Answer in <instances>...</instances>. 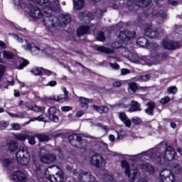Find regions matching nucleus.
Masks as SVG:
<instances>
[{"mask_svg":"<svg viewBox=\"0 0 182 182\" xmlns=\"http://www.w3.org/2000/svg\"><path fill=\"white\" fill-rule=\"evenodd\" d=\"M15 139L16 140H19V141H25L26 139L29 137V134H17L14 135Z\"/></svg>","mask_w":182,"mask_h":182,"instance_id":"38","label":"nucleus"},{"mask_svg":"<svg viewBox=\"0 0 182 182\" xmlns=\"http://www.w3.org/2000/svg\"><path fill=\"white\" fill-rule=\"evenodd\" d=\"M162 148H160L159 150L156 149H151L146 152H143L139 154L137 157H141V156H147L152 160L155 161V163H159L161 165L164 164L166 163V160L168 161H171V160H174V157H176V151L174 148L172 146H168L166 149L163 151L162 154L160 153L161 151Z\"/></svg>","mask_w":182,"mask_h":182,"instance_id":"3","label":"nucleus"},{"mask_svg":"<svg viewBox=\"0 0 182 182\" xmlns=\"http://www.w3.org/2000/svg\"><path fill=\"white\" fill-rule=\"evenodd\" d=\"M96 31V26H81L77 28V36H82V35H86V33H93Z\"/></svg>","mask_w":182,"mask_h":182,"instance_id":"12","label":"nucleus"},{"mask_svg":"<svg viewBox=\"0 0 182 182\" xmlns=\"http://www.w3.org/2000/svg\"><path fill=\"white\" fill-rule=\"evenodd\" d=\"M97 126L99 127H101V129H102V130H105V133H108L109 132V127L106 125H102V124H97Z\"/></svg>","mask_w":182,"mask_h":182,"instance_id":"58","label":"nucleus"},{"mask_svg":"<svg viewBox=\"0 0 182 182\" xmlns=\"http://www.w3.org/2000/svg\"><path fill=\"white\" fill-rule=\"evenodd\" d=\"M11 127L13 129V130H21V125L18 124H11Z\"/></svg>","mask_w":182,"mask_h":182,"instance_id":"56","label":"nucleus"},{"mask_svg":"<svg viewBox=\"0 0 182 182\" xmlns=\"http://www.w3.org/2000/svg\"><path fill=\"white\" fill-rule=\"evenodd\" d=\"M109 65L111 66V68H112V69H115L116 70L120 69V66L117 63H110Z\"/></svg>","mask_w":182,"mask_h":182,"instance_id":"59","label":"nucleus"},{"mask_svg":"<svg viewBox=\"0 0 182 182\" xmlns=\"http://www.w3.org/2000/svg\"><path fill=\"white\" fill-rule=\"evenodd\" d=\"M28 14L29 16L33 18V19H41L42 21L43 16H45V13H42V11H41V9L35 6H32L31 7H30V11Z\"/></svg>","mask_w":182,"mask_h":182,"instance_id":"13","label":"nucleus"},{"mask_svg":"<svg viewBox=\"0 0 182 182\" xmlns=\"http://www.w3.org/2000/svg\"><path fill=\"white\" fill-rule=\"evenodd\" d=\"M30 171H33L34 173H38L41 171V166L38 162L33 161V164L29 166Z\"/></svg>","mask_w":182,"mask_h":182,"instance_id":"35","label":"nucleus"},{"mask_svg":"<svg viewBox=\"0 0 182 182\" xmlns=\"http://www.w3.org/2000/svg\"><path fill=\"white\" fill-rule=\"evenodd\" d=\"M11 35L12 38H14V39H15L16 41H18V42H19L20 43H22L23 42V39L19 38V36H18V35L12 33L10 34Z\"/></svg>","mask_w":182,"mask_h":182,"instance_id":"53","label":"nucleus"},{"mask_svg":"<svg viewBox=\"0 0 182 182\" xmlns=\"http://www.w3.org/2000/svg\"><path fill=\"white\" fill-rule=\"evenodd\" d=\"M129 74H130V70L126 69V68L121 69V75H122V76H124Z\"/></svg>","mask_w":182,"mask_h":182,"instance_id":"55","label":"nucleus"},{"mask_svg":"<svg viewBox=\"0 0 182 182\" xmlns=\"http://www.w3.org/2000/svg\"><path fill=\"white\" fill-rule=\"evenodd\" d=\"M148 107L145 109V113L149 116H153V111L154 110V107H156V103L154 102H149L146 104Z\"/></svg>","mask_w":182,"mask_h":182,"instance_id":"27","label":"nucleus"},{"mask_svg":"<svg viewBox=\"0 0 182 182\" xmlns=\"http://www.w3.org/2000/svg\"><path fill=\"white\" fill-rule=\"evenodd\" d=\"M129 106H131V107L129 109V112H130V113L133 112H141L140 104H139L137 101H132L131 103L129 102Z\"/></svg>","mask_w":182,"mask_h":182,"instance_id":"23","label":"nucleus"},{"mask_svg":"<svg viewBox=\"0 0 182 182\" xmlns=\"http://www.w3.org/2000/svg\"><path fill=\"white\" fill-rule=\"evenodd\" d=\"M168 58V54L164 53L159 54L156 51L151 53V56H141L137 53H129L127 55V58L132 63H139V65H146L147 66H153V65H159L161 60H166Z\"/></svg>","mask_w":182,"mask_h":182,"instance_id":"2","label":"nucleus"},{"mask_svg":"<svg viewBox=\"0 0 182 182\" xmlns=\"http://www.w3.org/2000/svg\"><path fill=\"white\" fill-rule=\"evenodd\" d=\"M167 92L168 93H171L172 95H176L177 93V87L176 86H171L168 87Z\"/></svg>","mask_w":182,"mask_h":182,"instance_id":"47","label":"nucleus"},{"mask_svg":"<svg viewBox=\"0 0 182 182\" xmlns=\"http://www.w3.org/2000/svg\"><path fill=\"white\" fill-rule=\"evenodd\" d=\"M35 4L38 5H46L49 2L50 0H31ZM59 9V1L55 0L54 1L50 2V4L46 5V7L43 9L45 13V16H43L41 21L44 23V25L47 28H53V26H60V21H59V18L50 15V14L55 11Z\"/></svg>","mask_w":182,"mask_h":182,"instance_id":"1","label":"nucleus"},{"mask_svg":"<svg viewBox=\"0 0 182 182\" xmlns=\"http://www.w3.org/2000/svg\"><path fill=\"white\" fill-rule=\"evenodd\" d=\"M43 70V73H44V75H46V76H50V75H53V76H56V73H53L49 70H46V69H44L43 68H40Z\"/></svg>","mask_w":182,"mask_h":182,"instance_id":"45","label":"nucleus"},{"mask_svg":"<svg viewBox=\"0 0 182 182\" xmlns=\"http://www.w3.org/2000/svg\"><path fill=\"white\" fill-rule=\"evenodd\" d=\"M64 95H60L56 96H53L51 97L47 98L46 100L48 103H51L52 100L55 102H68L69 100V92L66 88L63 89Z\"/></svg>","mask_w":182,"mask_h":182,"instance_id":"11","label":"nucleus"},{"mask_svg":"<svg viewBox=\"0 0 182 182\" xmlns=\"http://www.w3.org/2000/svg\"><path fill=\"white\" fill-rule=\"evenodd\" d=\"M31 73L33 75H36V76H42L43 75V72L41 70L40 68H34L31 70Z\"/></svg>","mask_w":182,"mask_h":182,"instance_id":"42","label":"nucleus"},{"mask_svg":"<svg viewBox=\"0 0 182 182\" xmlns=\"http://www.w3.org/2000/svg\"><path fill=\"white\" fill-rule=\"evenodd\" d=\"M73 107L69 106H64L61 107L62 112H69L72 110Z\"/></svg>","mask_w":182,"mask_h":182,"instance_id":"60","label":"nucleus"},{"mask_svg":"<svg viewBox=\"0 0 182 182\" xmlns=\"http://www.w3.org/2000/svg\"><path fill=\"white\" fill-rule=\"evenodd\" d=\"M102 180L104 182H117L116 179L112 176L109 174H105L102 176Z\"/></svg>","mask_w":182,"mask_h":182,"instance_id":"40","label":"nucleus"},{"mask_svg":"<svg viewBox=\"0 0 182 182\" xmlns=\"http://www.w3.org/2000/svg\"><path fill=\"white\" fill-rule=\"evenodd\" d=\"M1 162L4 167H8L12 163V161L8 159H1Z\"/></svg>","mask_w":182,"mask_h":182,"instance_id":"43","label":"nucleus"},{"mask_svg":"<svg viewBox=\"0 0 182 182\" xmlns=\"http://www.w3.org/2000/svg\"><path fill=\"white\" fill-rule=\"evenodd\" d=\"M24 50H31L33 55H39V53H48L49 52V48H45L42 46H38L35 44L27 43L22 46Z\"/></svg>","mask_w":182,"mask_h":182,"instance_id":"8","label":"nucleus"},{"mask_svg":"<svg viewBox=\"0 0 182 182\" xmlns=\"http://www.w3.org/2000/svg\"><path fill=\"white\" fill-rule=\"evenodd\" d=\"M111 46L114 49H119V48H121L122 44H120V43H119V42H114V43H112Z\"/></svg>","mask_w":182,"mask_h":182,"instance_id":"54","label":"nucleus"},{"mask_svg":"<svg viewBox=\"0 0 182 182\" xmlns=\"http://www.w3.org/2000/svg\"><path fill=\"white\" fill-rule=\"evenodd\" d=\"M56 85H58V83L56 82V81L53 80V81H50L47 86H50L51 87H53L54 86H56Z\"/></svg>","mask_w":182,"mask_h":182,"instance_id":"63","label":"nucleus"},{"mask_svg":"<svg viewBox=\"0 0 182 182\" xmlns=\"http://www.w3.org/2000/svg\"><path fill=\"white\" fill-rule=\"evenodd\" d=\"M48 168H54V170H58V172L55 173V175L49 174V169L46 170L45 177L48 178L51 182H63V172L60 170L59 166H51Z\"/></svg>","mask_w":182,"mask_h":182,"instance_id":"6","label":"nucleus"},{"mask_svg":"<svg viewBox=\"0 0 182 182\" xmlns=\"http://www.w3.org/2000/svg\"><path fill=\"white\" fill-rule=\"evenodd\" d=\"M139 168L142 170V171H147L149 174H154V167L149 164H144L139 166Z\"/></svg>","mask_w":182,"mask_h":182,"instance_id":"25","label":"nucleus"},{"mask_svg":"<svg viewBox=\"0 0 182 182\" xmlns=\"http://www.w3.org/2000/svg\"><path fill=\"white\" fill-rule=\"evenodd\" d=\"M68 140L74 147H77V149H83V147H85V146H83L85 141H83L82 137H80V135L77 134L70 135L68 138Z\"/></svg>","mask_w":182,"mask_h":182,"instance_id":"9","label":"nucleus"},{"mask_svg":"<svg viewBox=\"0 0 182 182\" xmlns=\"http://www.w3.org/2000/svg\"><path fill=\"white\" fill-rule=\"evenodd\" d=\"M145 35L148 38H154L159 36V32L156 30L151 28V27H148L145 29Z\"/></svg>","mask_w":182,"mask_h":182,"instance_id":"22","label":"nucleus"},{"mask_svg":"<svg viewBox=\"0 0 182 182\" xmlns=\"http://www.w3.org/2000/svg\"><path fill=\"white\" fill-rule=\"evenodd\" d=\"M74 175L77 177L78 182H97L96 178L90 172L82 170H75Z\"/></svg>","mask_w":182,"mask_h":182,"instance_id":"5","label":"nucleus"},{"mask_svg":"<svg viewBox=\"0 0 182 182\" xmlns=\"http://www.w3.org/2000/svg\"><path fill=\"white\" fill-rule=\"evenodd\" d=\"M90 163L92 166L100 168V167H105L106 166V160L100 154H95L90 158Z\"/></svg>","mask_w":182,"mask_h":182,"instance_id":"10","label":"nucleus"},{"mask_svg":"<svg viewBox=\"0 0 182 182\" xmlns=\"http://www.w3.org/2000/svg\"><path fill=\"white\" fill-rule=\"evenodd\" d=\"M114 87H122L123 86V82L120 80L114 81L112 83Z\"/></svg>","mask_w":182,"mask_h":182,"instance_id":"51","label":"nucleus"},{"mask_svg":"<svg viewBox=\"0 0 182 182\" xmlns=\"http://www.w3.org/2000/svg\"><path fill=\"white\" fill-rule=\"evenodd\" d=\"M119 38L121 39V41H131V39H134V38H136V33L134 31L124 30L120 31Z\"/></svg>","mask_w":182,"mask_h":182,"instance_id":"15","label":"nucleus"},{"mask_svg":"<svg viewBox=\"0 0 182 182\" xmlns=\"http://www.w3.org/2000/svg\"><path fill=\"white\" fill-rule=\"evenodd\" d=\"M97 41H100L101 42L106 41V37H105V33L103 32L98 33L97 36Z\"/></svg>","mask_w":182,"mask_h":182,"instance_id":"44","label":"nucleus"},{"mask_svg":"<svg viewBox=\"0 0 182 182\" xmlns=\"http://www.w3.org/2000/svg\"><path fill=\"white\" fill-rule=\"evenodd\" d=\"M36 137L38 139L39 141H49V140H50V136L45 134H36Z\"/></svg>","mask_w":182,"mask_h":182,"instance_id":"37","label":"nucleus"},{"mask_svg":"<svg viewBox=\"0 0 182 182\" xmlns=\"http://www.w3.org/2000/svg\"><path fill=\"white\" fill-rule=\"evenodd\" d=\"M168 102H170V97L166 96L161 99L160 104L161 105H167V103H168Z\"/></svg>","mask_w":182,"mask_h":182,"instance_id":"48","label":"nucleus"},{"mask_svg":"<svg viewBox=\"0 0 182 182\" xmlns=\"http://www.w3.org/2000/svg\"><path fill=\"white\" fill-rule=\"evenodd\" d=\"M132 122L133 124L137 125V124H140V123H141V119L137 117H135L132 119Z\"/></svg>","mask_w":182,"mask_h":182,"instance_id":"50","label":"nucleus"},{"mask_svg":"<svg viewBox=\"0 0 182 182\" xmlns=\"http://www.w3.org/2000/svg\"><path fill=\"white\" fill-rule=\"evenodd\" d=\"M96 50L98 52H102L103 53H107L108 55H110L112 53H114V51L109 48H106L105 46H95Z\"/></svg>","mask_w":182,"mask_h":182,"instance_id":"28","label":"nucleus"},{"mask_svg":"<svg viewBox=\"0 0 182 182\" xmlns=\"http://www.w3.org/2000/svg\"><path fill=\"white\" fill-rule=\"evenodd\" d=\"M13 2L16 6H22V0H13Z\"/></svg>","mask_w":182,"mask_h":182,"instance_id":"61","label":"nucleus"},{"mask_svg":"<svg viewBox=\"0 0 182 182\" xmlns=\"http://www.w3.org/2000/svg\"><path fill=\"white\" fill-rule=\"evenodd\" d=\"M151 4V0H128L127 5L130 6L132 5H136V6H139V8H146V6H149Z\"/></svg>","mask_w":182,"mask_h":182,"instance_id":"16","label":"nucleus"},{"mask_svg":"<svg viewBox=\"0 0 182 182\" xmlns=\"http://www.w3.org/2000/svg\"><path fill=\"white\" fill-rule=\"evenodd\" d=\"M92 108L94 110H96L97 113H100V114L102 113H107V112H109V107L106 106L97 107V105H92Z\"/></svg>","mask_w":182,"mask_h":182,"instance_id":"29","label":"nucleus"},{"mask_svg":"<svg viewBox=\"0 0 182 182\" xmlns=\"http://www.w3.org/2000/svg\"><path fill=\"white\" fill-rule=\"evenodd\" d=\"M28 65H29V61L26 60H23V62L20 64L17 69L21 70V69H23L26 66H28Z\"/></svg>","mask_w":182,"mask_h":182,"instance_id":"46","label":"nucleus"},{"mask_svg":"<svg viewBox=\"0 0 182 182\" xmlns=\"http://www.w3.org/2000/svg\"><path fill=\"white\" fill-rule=\"evenodd\" d=\"M55 113H56V107H50V109H48V119L49 120H50V122H54V123H58L59 117L55 115Z\"/></svg>","mask_w":182,"mask_h":182,"instance_id":"20","label":"nucleus"},{"mask_svg":"<svg viewBox=\"0 0 182 182\" xmlns=\"http://www.w3.org/2000/svg\"><path fill=\"white\" fill-rule=\"evenodd\" d=\"M4 73H5V66H4V65H0V79L4 76Z\"/></svg>","mask_w":182,"mask_h":182,"instance_id":"57","label":"nucleus"},{"mask_svg":"<svg viewBox=\"0 0 182 182\" xmlns=\"http://www.w3.org/2000/svg\"><path fill=\"white\" fill-rule=\"evenodd\" d=\"M149 16L151 18H154V19L155 18H160V21L163 22L164 19H166V16H167V14H166L163 11H159L158 14H156V11H154L153 13L149 14Z\"/></svg>","mask_w":182,"mask_h":182,"instance_id":"24","label":"nucleus"},{"mask_svg":"<svg viewBox=\"0 0 182 182\" xmlns=\"http://www.w3.org/2000/svg\"><path fill=\"white\" fill-rule=\"evenodd\" d=\"M136 43L139 45V46L144 48V46H147V45H149V41H147V38L144 37H140L137 39Z\"/></svg>","mask_w":182,"mask_h":182,"instance_id":"33","label":"nucleus"},{"mask_svg":"<svg viewBox=\"0 0 182 182\" xmlns=\"http://www.w3.org/2000/svg\"><path fill=\"white\" fill-rule=\"evenodd\" d=\"M119 119L124 123L126 127L130 128L132 127V120L129 119V117L124 112H117Z\"/></svg>","mask_w":182,"mask_h":182,"instance_id":"19","label":"nucleus"},{"mask_svg":"<svg viewBox=\"0 0 182 182\" xmlns=\"http://www.w3.org/2000/svg\"><path fill=\"white\" fill-rule=\"evenodd\" d=\"M162 45L164 49H168V50H176L181 48V44L177 41H173L171 40H165L163 41Z\"/></svg>","mask_w":182,"mask_h":182,"instance_id":"14","label":"nucleus"},{"mask_svg":"<svg viewBox=\"0 0 182 182\" xmlns=\"http://www.w3.org/2000/svg\"><path fill=\"white\" fill-rule=\"evenodd\" d=\"M79 100H80V102L81 103V107L86 110V109L89 107L90 100L86 97H80Z\"/></svg>","mask_w":182,"mask_h":182,"instance_id":"31","label":"nucleus"},{"mask_svg":"<svg viewBox=\"0 0 182 182\" xmlns=\"http://www.w3.org/2000/svg\"><path fill=\"white\" fill-rule=\"evenodd\" d=\"M2 53L4 59H7V60H11V59H14L15 57V55L12 52L8 50H4Z\"/></svg>","mask_w":182,"mask_h":182,"instance_id":"36","label":"nucleus"},{"mask_svg":"<svg viewBox=\"0 0 182 182\" xmlns=\"http://www.w3.org/2000/svg\"><path fill=\"white\" fill-rule=\"evenodd\" d=\"M73 6L75 11H80L85 6V0H73Z\"/></svg>","mask_w":182,"mask_h":182,"instance_id":"26","label":"nucleus"},{"mask_svg":"<svg viewBox=\"0 0 182 182\" xmlns=\"http://www.w3.org/2000/svg\"><path fill=\"white\" fill-rule=\"evenodd\" d=\"M40 161L45 164H50L56 161V156L55 154H48L40 156Z\"/></svg>","mask_w":182,"mask_h":182,"instance_id":"18","label":"nucleus"},{"mask_svg":"<svg viewBox=\"0 0 182 182\" xmlns=\"http://www.w3.org/2000/svg\"><path fill=\"white\" fill-rule=\"evenodd\" d=\"M8 148L10 151H15L18 149V142L16 141L11 140L8 143Z\"/></svg>","mask_w":182,"mask_h":182,"instance_id":"34","label":"nucleus"},{"mask_svg":"<svg viewBox=\"0 0 182 182\" xmlns=\"http://www.w3.org/2000/svg\"><path fill=\"white\" fill-rule=\"evenodd\" d=\"M17 161L22 166H28L31 160L29 154L28 153V149L25 146H20L18 151L16 153Z\"/></svg>","mask_w":182,"mask_h":182,"instance_id":"4","label":"nucleus"},{"mask_svg":"<svg viewBox=\"0 0 182 182\" xmlns=\"http://www.w3.org/2000/svg\"><path fill=\"white\" fill-rule=\"evenodd\" d=\"M0 48H1V49H6V44L5 42L0 41Z\"/></svg>","mask_w":182,"mask_h":182,"instance_id":"64","label":"nucleus"},{"mask_svg":"<svg viewBox=\"0 0 182 182\" xmlns=\"http://www.w3.org/2000/svg\"><path fill=\"white\" fill-rule=\"evenodd\" d=\"M119 107H122V109H127L130 107V101L124 99L122 100V101L119 104Z\"/></svg>","mask_w":182,"mask_h":182,"instance_id":"41","label":"nucleus"},{"mask_svg":"<svg viewBox=\"0 0 182 182\" xmlns=\"http://www.w3.org/2000/svg\"><path fill=\"white\" fill-rule=\"evenodd\" d=\"M27 139L28 140L29 144L33 145L36 143V141L35 140V136H33L28 135V137Z\"/></svg>","mask_w":182,"mask_h":182,"instance_id":"52","label":"nucleus"},{"mask_svg":"<svg viewBox=\"0 0 182 182\" xmlns=\"http://www.w3.org/2000/svg\"><path fill=\"white\" fill-rule=\"evenodd\" d=\"M150 75L147 74L145 75H139L134 78L135 82H147L150 80Z\"/></svg>","mask_w":182,"mask_h":182,"instance_id":"32","label":"nucleus"},{"mask_svg":"<svg viewBox=\"0 0 182 182\" xmlns=\"http://www.w3.org/2000/svg\"><path fill=\"white\" fill-rule=\"evenodd\" d=\"M137 90V84L136 82H129L128 84V92L129 95H134Z\"/></svg>","mask_w":182,"mask_h":182,"instance_id":"30","label":"nucleus"},{"mask_svg":"<svg viewBox=\"0 0 182 182\" xmlns=\"http://www.w3.org/2000/svg\"><path fill=\"white\" fill-rule=\"evenodd\" d=\"M26 107H28L30 110H33L34 112H44L45 107H39L38 105H34L33 107H31L28 105V102L26 103Z\"/></svg>","mask_w":182,"mask_h":182,"instance_id":"39","label":"nucleus"},{"mask_svg":"<svg viewBox=\"0 0 182 182\" xmlns=\"http://www.w3.org/2000/svg\"><path fill=\"white\" fill-rule=\"evenodd\" d=\"M121 167L124 170L126 176L129 177V182H134L137 176V168L130 169V164L127 161H121Z\"/></svg>","mask_w":182,"mask_h":182,"instance_id":"7","label":"nucleus"},{"mask_svg":"<svg viewBox=\"0 0 182 182\" xmlns=\"http://www.w3.org/2000/svg\"><path fill=\"white\" fill-rule=\"evenodd\" d=\"M100 149L101 150H102L103 151H105V153L107 151H109V149H107V144L105 143V142H101L100 144Z\"/></svg>","mask_w":182,"mask_h":182,"instance_id":"49","label":"nucleus"},{"mask_svg":"<svg viewBox=\"0 0 182 182\" xmlns=\"http://www.w3.org/2000/svg\"><path fill=\"white\" fill-rule=\"evenodd\" d=\"M58 18L61 26H63V25H68V23L72 21V17L70 16V14H61Z\"/></svg>","mask_w":182,"mask_h":182,"instance_id":"21","label":"nucleus"},{"mask_svg":"<svg viewBox=\"0 0 182 182\" xmlns=\"http://www.w3.org/2000/svg\"><path fill=\"white\" fill-rule=\"evenodd\" d=\"M46 115H41L36 118V120H38V122H46Z\"/></svg>","mask_w":182,"mask_h":182,"instance_id":"62","label":"nucleus"},{"mask_svg":"<svg viewBox=\"0 0 182 182\" xmlns=\"http://www.w3.org/2000/svg\"><path fill=\"white\" fill-rule=\"evenodd\" d=\"M11 180L14 182H26L28 181V178H26L25 173L18 171L13 173L11 176Z\"/></svg>","mask_w":182,"mask_h":182,"instance_id":"17","label":"nucleus"}]
</instances>
